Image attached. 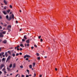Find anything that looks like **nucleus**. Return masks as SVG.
<instances>
[{"instance_id": "f704fd0d", "label": "nucleus", "mask_w": 77, "mask_h": 77, "mask_svg": "<svg viewBox=\"0 0 77 77\" xmlns=\"http://www.w3.org/2000/svg\"><path fill=\"white\" fill-rule=\"evenodd\" d=\"M2 71H4V70H5V68H3V69H2Z\"/></svg>"}, {"instance_id": "052dcab7", "label": "nucleus", "mask_w": 77, "mask_h": 77, "mask_svg": "<svg viewBox=\"0 0 77 77\" xmlns=\"http://www.w3.org/2000/svg\"><path fill=\"white\" fill-rule=\"evenodd\" d=\"M18 75H19L18 74H17V75H16L15 77H17Z\"/></svg>"}, {"instance_id": "72a5a7b5", "label": "nucleus", "mask_w": 77, "mask_h": 77, "mask_svg": "<svg viewBox=\"0 0 77 77\" xmlns=\"http://www.w3.org/2000/svg\"><path fill=\"white\" fill-rule=\"evenodd\" d=\"M43 41V39L42 38H41V39H40L41 42H42V41Z\"/></svg>"}, {"instance_id": "412c9836", "label": "nucleus", "mask_w": 77, "mask_h": 77, "mask_svg": "<svg viewBox=\"0 0 77 77\" xmlns=\"http://www.w3.org/2000/svg\"><path fill=\"white\" fill-rule=\"evenodd\" d=\"M6 18L7 19H8V18H9V16H8V15H6Z\"/></svg>"}, {"instance_id": "bb28decb", "label": "nucleus", "mask_w": 77, "mask_h": 77, "mask_svg": "<svg viewBox=\"0 0 77 77\" xmlns=\"http://www.w3.org/2000/svg\"><path fill=\"white\" fill-rule=\"evenodd\" d=\"M25 41V39H24V38H23V39H22V42H24Z\"/></svg>"}, {"instance_id": "a18cd8bd", "label": "nucleus", "mask_w": 77, "mask_h": 77, "mask_svg": "<svg viewBox=\"0 0 77 77\" xmlns=\"http://www.w3.org/2000/svg\"><path fill=\"white\" fill-rule=\"evenodd\" d=\"M16 23H18L17 20H16Z\"/></svg>"}, {"instance_id": "79ce46f5", "label": "nucleus", "mask_w": 77, "mask_h": 77, "mask_svg": "<svg viewBox=\"0 0 77 77\" xmlns=\"http://www.w3.org/2000/svg\"><path fill=\"white\" fill-rule=\"evenodd\" d=\"M20 51H22L23 50V49L22 48H20Z\"/></svg>"}, {"instance_id": "ddd939ff", "label": "nucleus", "mask_w": 77, "mask_h": 77, "mask_svg": "<svg viewBox=\"0 0 77 77\" xmlns=\"http://www.w3.org/2000/svg\"><path fill=\"white\" fill-rule=\"evenodd\" d=\"M12 56L13 57H14L15 56L16 54L14 53H12Z\"/></svg>"}, {"instance_id": "4be33fe9", "label": "nucleus", "mask_w": 77, "mask_h": 77, "mask_svg": "<svg viewBox=\"0 0 77 77\" xmlns=\"http://www.w3.org/2000/svg\"><path fill=\"white\" fill-rule=\"evenodd\" d=\"M7 52L8 53H9V54H10L11 53V52L10 51H8Z\"/></svg>"}, {"instance_id": "423d86ee", "label": "nucleus", "mask_w": 77, "mask_h": 77, "mask_svg": "<svg viewBox=\"0 0 77 77\" xmlns=\"http://www.w3.org/2000/svg\"><path fill=\"white\" fill-rule=\"evenodd\" d=\"M26 42L27 43V44H29V39H28V40H27L26 41Z\"/></svg>"}, {"instance_id": "4c0bfd02", "label": "nucleus", "mask_w": 77, "mask_h": 77, "mask_svg": "<svg viewBox=\"0 0 77 77\" xmlns=\"http://www.w3.org/2000/svg\"><path fill=\"white\" fill-rule=\"evenodd\" d=\"M1 24L2 25H3L4 24L2 22L1 23Z\"/></svg>"}, {"instance_id": "473e14b6", "label": "nucleus", "mask_w": 77, "mask_h": 77, "mask_svg": "<svg viewBox=\"0 0 77 77\" xmlns=\"http://www.w3.org/2000/svg\"><path fill=\"white\" fill-rule=\"evenodd\" d=\"M5 60V58H2V61H4V60Z\"/></svg>"}, {"instance_id": "37998d69", "label": "nucleus", "mask_w": 77, "mask_h": 77, "mask_svg": "<svg viewBox=\"0 0 77 77\" xmlns=\"http://www.w3.org/2000/svg\"><path fill=\"white\" fill-rule=\"evenodd\" d=\"M26 60H29V58H26Z\"/></svg>"}, {"instance_id": "7ed1b4c3", "label": "nucleus", "mask_w": 77, "mask_h": 77, "mask_svg": "<svg viewBox=\"0 0 77 77\" xmlns=\"http://www.w3.org/2000/svg\"><path fill=\"white\" fill-rule=\"evenodd\" d=\"M26 57L27 58H30V56L29 55H26L24 56V58H26Z\"/></svg>"}, {"instance_id": "6e6d98bb", "label": "nucleus", "mask_w": 77, "mask_h": 77, "mask_svg": "<svg viewBox=\"0 0 77 77\" xmlns=\"http://www.w3.org/2000/svg\"><path fill=\"white\" fill-rule=\"evenodd\" d=\"M17 50L19 51V50H20V49H19V48H17Z\"/></svg>"}, {"instance_id": "a19ab883", "label": "nucleus", "mask_w": 77, "mask_h": 77, "mask_svg": "<svg viewBox=\"0 0 77 77\" xmlns=\"http://www.w3.org/2000/svg\"><path fill=\"white\" fill-rule=\"evenodd\" d=\"M34 48V47H31V48L32 49H33Z\"/></svg>"}, {"instance_id": "680f3d73", "label": "nucleus", "mask_w": 77, "mask_h": 77, "mask_svg": "<svg viewBox=\"0 0 77 77\" xmlns=\"http://www.w3.org/2000/svg\"><path fill=\"white\" fill-rule=\"evenodd\" d=\"M20 11V13L22 12V11H21V10H20V11Z\"/></svg>"}, {"instance_id": "9b49d317", "label": "nucleus", "mask_w": 77, "mask_h": 77, "mask_svg": "<svg viewBox=\"0 0 77 77\" xmlns=\"http://www.w3.org/2000/svg\"><path fill=\"white\" fill-rule=\"evenodd\" d=\"M11 17H12V18L13 19H14V15L13 14H12Z\"/></svg>"}, {"instance_id": "f257e3e1", "label": "nucleus", "mask_w": 77, "mask_h": 77, "mask_svg": "<svg viewBox=\"0 0 77 77\" xmlns=\"http://www.w3.org/2000/svg\"><path fill=\"white\" fill-rule=\"evenodd\" d=\"M11 25H8L7 26V29L9 31H11Z\"/></svg>"}, {"instance_id": "c9c22d12", "label": "nucleus", "mask_w": 77, "mask_h": 77, "mask_svg": "<svg viewBox=\"0 0 77 77\" xmlns=\"http://www.w3.org/2000/svg\"><path fill=\"white\" fill-rule=\"evenodd\" d=\"M34 46L35 47V48H37V46L36 45H34Z\"/></svg>"}, {"instance_id": "09e8293b", "label": "nucleus", "mask_w": 77, "mask_h": 77, "mask_svg": "<svg viewBox=\"0 0 77 77\" xmlns=\"http://www.w3.org/2000/svg\"><path fill=\"white\" fill-rule=\"evenodd\" d=\"M26 71L28 72H29V71L28 69L26 70Z\"/></svg>"}, {"instance_id": "dca6fc26", "label": "nucleus", "mask_w": 77, "mask_h": 77, "mask_svg": "<svg viewBox=\"0 0 77 77\" xmlns=\"http://www.w3.org/2000/svg\"><path fill=\"white\" fill-rule=\"evenodd\" d=\"M24 38L25 39H27V37H26V35H24Z\"/></svg>"}, {"instance_id": "e2e57ef3", "label": "nucleus", "mask_w": 77, "mask_h": 77, "mask_svg": "<svg viewBox=\"0 0 77 77\" xmlns=\"http://www.w3.org/2000/svg\"><path fill=\"white\" fill-rule=\"evenodd\" d=\"M2 72L1 71H0V74H2Z\"/></svg>"}, {"instance_id": "338daca9", "label": "nucleus", "mask_w": 77, "mask_h": 77, "mask_svg": "<svg viewBox=\"0 0 77 77\" xmlns=\"http://www.w3.org/2000/svg\"><path fill=\"white\" fill-rule=\"evenodd\" d=\"M47 56H45V57H45V58H47Z\"/></svg>"}, {"instance_id": "9d476101", "label": "nucleus", "mask_w": 77, "mask_h": 77, "mask_svg": "<svg viewBox=\"0 0 77 77\" xmlns=\"http://www.w3.org/2000/svg\"><path fill=\"white\" fill-rule=\"evenodd\" d=\"M12 19V18L11 17V16H10L9 17V19H8V20H11Z\"/></svg>"}, {"instance_id": "c85d7f7f", "label": "nucleus", "mask_w": 77, "mask_h": 77, "mask_svg": "<svg viewBox=\"0 0 77 77\" xmlns=\"http://www.w3.org/2000/svg\"><path fill=\"white\" fill-rule=\"evenodd\" d=\"M42 37V36L41 35H40V36H38V39H40Z\"/></svg>"}, {"instance_id": "49530a36", "label": "nucleus", "mask_w": 77, "mask_h": 77, "mask_svg": "<svg viewBox=\"0 0 77 77\" xmlns=\"http://www.w3.org/2000/svg\"><path fill=\"white\" fill-rule=\"evenodd\" d=\"M19 54L20 55H22V54L21 53H20Z\"/></svg>"}, {"instance_id": "4468645a", "label": "nucleus", "mask_w": 77, "mask_h": 77, "mask_svg": "<svg viewBox=\"0 0 77 77\" xmlns=\"http://www.w3.org/2000/svg\"><path fill=\"white\" fill-rule=\"evenodd\" d=\"M20 46L22 48H24V46H23V44H20Z\"/></svg>"}, {"instance_id": "e433bc0d", "label": "nucleus", "mask_w": 77, "mask_h": 77, "mask_svg": "<svg viewBox=\"0 0 77 77\" xmlns=\"http://www.w3.org/2000/svg\"><path fill=\"white\" fill-rule=\"evenodd\" d=\"M20 47V46L19 45H18V46H17V48H19Z\"/></svg>"}, {"instance_id": "6e6552de", "label": "nucleus", "mask_w": 77, "mask_h": 77, "mask_svg": "<svg viewBox=\"0 0 77 77\" xmlns=\"http://www.w3.org/2000/svg\"><path fill=\"white\" fill-rule=\"evenodd\" d=\"M3 13L5 15H6L7 14V12L6 11H3Z\"/></svg>"}, {"instance_id": "cd10ccee", "label": "nucleus", "mask_w": 77, "mask_h": 77, "mask_svg": "<svg viewBox=\"0 0 77 77\" xmlns=\"http://www.w3.org/2000/svg\"><path fill=\"white\" fill-rule=\"evenodd\" d=\"M29 68H30V69H31V68H32V65H30L29 66Z\"/></svg>"}, {"instance_id": "1a4fd4ad", "label": "nucleus", "mask_w": 77, "mask_h": 77, "mask_svg": "<svg viewBox=\"0 0 77 77\" xmlns=\"http://www.w3.org/2000/svg\"><path fill=\"white\" fill-rule=\"evenodd\" d=\"M7 26V24L5 23H4V25H3V26H4V27H6Z\"/></svg>"}, {"instance_id": "f8f14e48", "label": "nucleus", "mask_w": 77, "mask_h": 77, "mask_svg": "<svg viewBox=\"0 0 77 77\" xmlns=\"http://www.w3.org/2000/svg\"><path fill=\"white\" fill-rule=\"evenodd\" d=\"M3 42L4 43L6 44L7 42V41L6 40H4Z\"/></svg>"}, {"instance_id": "864d4df0", "label": "nucleus", "mask_w": 77, "mask_h": 77, "mask_svg": "<svg viewBox=\"0 0 77 77\" xmlns=\"http://www.w3.org/2000/svg\"><path fill=\"white\" fill-rule=\"evenodd\" d=\"M27 46H29V44H28L27 45Z\"/></svg>"}, {"instance_id": "2f4dec72", "label": "nucleus", "mask_w": 77, "mask_h": 77, "mask_svg": "<svg viewBox=\"0 0 77 77\" xmlns=\"http://www.w3.org/2000/svg\"><path fill=\"white\" fill-rule=\"evenodd\" d=\"M37 58L38 60H40L41 59V58L40 57H38Z\"/></svg>"}, {"instance_id": "3c124183", "label": "nucleus", "mask_w": 77, "mask_h": 77, "mask_svg": "<svg viewBox=\"0 0 77 77\" xmlns=\"http://www.w3.org/2000/svg\"><path fill=\"white\" fill-rule=\"evenodd\" d=\"M34 77L36 75V73H34Z\"/></svg>"}, {"instance_id": "774afa93", "label": "nucleus", "mask_w": 77, "mask_h": 77, "mask_svg": "<svg viewBox=\"0 0 77 77\" xmlns=\"http://www.w3.org/2000/svg\"><path fill=\"white\" fill-rule=\"evenodd\" d=\"M2 56H3V57H5V56L4 55H2Z\"/></svg>"}, {"instance_id": "4d7b16f0", "label": "nucleus", "mask_w": 77, "mask_h": 77, "mask_svg": "<svg viewBox=\"0 0 77 77\" xmlns=\"http://www.w3.org/2000/svg\"><path fill=\"white\" fill-rule=\"evenodd\" d=\"M39 77H42V75H40L39 76Z\"/></svg>"}, {"instance_id": "13d9d810", "label": "nucleus", "mask_w": 77, "mask_h": 77, "mask_svg": "<svg viewBox=\"0 0 77 77\" xmlns=\"http://www.w3.org/2000/svg\"><path fill=\"white\" fill-rule=\"evenodd\" d=\"M2 55L1 54V53H0V56H1Z\"/></svg>"}, {"instance_id": "bf43d9fd", "label": "nucleus", "mask_w": 77, "mask_h": 77, "mask_svg": "<svg viewBox=\"0 0 77 77\" xmlns=\"http://www.w3.org/2000/svg\"><path fill=\"white\" fill-rule=\"evenodd\" d=\"M29 77V75H26V77Z\"/></svg>"}, {"instance_id": "c756f323", "label": "nucleus", "mask_w": 77, "mask_h": 77, "mask_svg": "<svg viewBox=\"0 0 77 77\" xmlns=\"http://www.w3.org/2000/svg\"><path fill=\"white\" fill-rule=\"evenodd\" d=\"M7 72H6V71H4V75H6V73Z\"/></svg>"}, {"instance_id": "f03ea898", "label": "nucleus", "mask_w": 77, "mask_h": 77, "mask_svg": "<svg viewBox=\"0 0 77 77\" xmlns=\"http://www.w3.org/2000/svg\"><path fill=\"white\" fill-rule=\"evenodd\" d=\"M11 58V56H8L6 60V62H7V61L8 62L10 60Z\"/></svg>"}, {"instance_id": "393cba45", "label": "nucleus", "mask_w": 77, "mask_h": 77, "mask_svg": "<svg viewBox=\"0 0 77 77\" xmlns=\"http://www.w3.org/2000/svg\"><path fill=\"white\" fill-rule=\"evenodd\" d=\"M9 7L11 8H12V6L11 5H10Z\"/></svg>"}, {"instance_id": "0e129e2a", "label": "nucleus", "mask_w": 77, "mask_h": 77, "mask_svg": "<svg viewBox=\"0 0 77 77\" xmlns=\"http://www.w3.org/2000/svg\"><path fill=\"white\" fill-rule=\"evenodd\" d=\"M4 9H6V7H4Z\"/></svg>"}, {"instance_id": "a878e982", "label": "nucleus", "mask_w": 77, "mask_h": 77, "mask_svg": "<svg viewBox=\"0 0 77 77\" xmlns=\"http://www.w3.org/2000/svg\"><path fill=\"white\" fill-rule=\"evenodd\" d=\"M7 69H8V71L11 70V69L10 68H8V67L7 68Z\"/></svg>"}, {"instance_id": "58836bf2", "label": "nucleus", "mask_w": 77, "mask_h": 77, "mask_svg": "<svg viewBox=\"0 0 77 77\" xmlns=\"http://www.w3.org/2000/svg\"><path fill=\"white\" fill-rule=\"evenodd\" d=\"M21 77H25L24 75H21Z\"/></svg>"}, {"instance_id": "7c9ffc66", "label": "nucleus", "mask_w": 77, "mask_h": 77, "mask_svg": "<svg viewBox=\"0 0 77 77\" xmlns=\"http://www.w3.org/2000/svg\"><path fill=\"white\" fill-rule=\"evenodd\" d=\"M20 68H23V66H20Z\"/></svg>"}, {"instance_id": "603ef678", "label": "nucleus", "mask_w": 77, "mask_h": 77, "mask_svg": "<svg viewBox=\"0 0 77 77\" xmlns=\"http://www.w3.org/2000/svg\"><path fill=\"white\" fill-rule=\"evenodd\" d=\"M27 45L26 44H25V47H26L27 46Z\"/></svg>"}, {"instance_id": "39448f33", "label": "nucleus", "mask_w": 77, "mask_h": 77, "mask_svg": "<svg viewBox=\"0 0 77 77\" xmlns=\"http://www.w3.org/2000/svg\"><path fill=\"white\" fill-rule=\"evenodd\" d=\"M4 64H2L1 65V66H0V67H1V69H2V68L4 66Z\"/></svg>"}, {"instance_id": "5fc2aeb1", "label": "nucleus", "mask_w": 77, "mask_h": 77, "mask_svg": "<svg viewBox=\"0 0 77 77\" xmlns=\"http://www.w3.org/2000/svg\"><path fill=\"white\" fill-rule=\"evenodd\" d=\"M55 70L56 71H57V69L55 68Z\"/></svg>"}, {"instance_id": "6ab92c4d", "label": "nucleus", "mask_w": 77, "mask_h": 77, "mask_svg": "<svg viewBox=\"0 0 77 77\" xmlns=\"http://www.w3.org/2000/svg\"><path fill=\"white\" fill-rule=\"evenodd\" d=\"M12 64H10V66H9V67L10 68H11L12 67Z\"/></svg>"}, {"instance_id": "0eeeda50", "label": "nucleus", "mask_w": 77, "mask_h": 77, "mask_svg": "<svg viewBox=\"0 0 77 77\" xmlns=\"http://www.w3.org/2000/svg\"><path fill=\"white\" fill-rule=\"evenodd\" d=\"M4 3H5V5H7V1L5 0H4Z\"/></svg>"}, {"instance_id": "5701e85b", "label": "nucleus", "mask_w": 77, "mask_h": 77, "mask_svg": "<svg viewBox=\"0 0 77 77\" xmlns=\"http://www.w3.org/2000/svg\"><path fill=\"white\" fill-rule=\"evenodd\" d=\"M36 55L37 56H39V54H38V53H37L36 54Z\"/></svg>"}, {"instance_id": "ea45409f", "label": "nucleus", "mask_w": 77, "mask_h": 77, "mask_svg": "<svg viewBox=\"0 0 77 77\" xmlns=\"http://www.w3.org/2000/svg\"><path fill=\"white\" fill-rule=\"evenodd\" d=\"M19 54H16V56H17L18 55H19Z\"/></svg>"}, {"instance_id": "2eb2a0df", "label": "nucleus", "mask_w": 77, "mask_h": 77, "mask_svg": "<svg viewBox=\"0 0 77 77\" xmlns=\"http://www.w3.org/2000/svg\"><path fill=\"white\" fill-rule=\"evenodd\" d=\"M5 55H6V57H7L8 56V55L7 54V52H5Z\"/></svg>"}, {"instance_id": "a211bd4d", "label": "nucleus", "mask_w": 77, "mask_h": 77, "mask_svg": "<svg viewBox=\"0 0 77 77\" xmlns=\"http://www.w3.org/2000/svg\"><path fill=\"white\" fill-rule=\"evenodd\" d=\"M10 11V9H8V10H7V12L8 13H9Z\"/></svg>"}, {"instance_id": "de8ad7c7", "label": "nucleus", "mask_w": 77, "mask_h": 77, "mask_svg": "<svg viewBox=\"0 0 77 77\" xmlns=\"http://www.w3.org/2000/svg\"><path fill=\"white\" fill-rule=\"evenodd\" d=\"M2 27L1 26H0V29H2Z\"/></svg>"}, {"instance_id": "c03bdc74", "label": "nucleus", "mask_w": 77, "mask_h": 77, "mask_svg": "<svg viewBox=\"0 0 77 77\" xmlns=\"http://www.w3.org/2000/svg\"><path fill=\"white\" fill-rule=\"evenodd\" d=\"M4 54V52H2V53H1V54H2V55H3Z\"/></svg>"}, {"instance_id": "8fccbe9b", "label": "nucleus", "mask_w": 77, "mask_h": 77, "mask_svg": "<svg viewBox=\"0 0 77 77\" xmlns=\"http://www.w3.org/2000/svg\"><path fill=\"white\" fill-rule=\"evenodd\" d=\"M2 19V17L0 15V19Z\"/></svg>"}, {"instance_id": "69168bd1", "label": "nucleus", "mask_w": 77, "mask_h": 77, "mask_svg": "<svg viewBox=\"0 0 77 77\" xmlns=\"http://www.w3.org/2000/svg\"><path fill=\"white\" fill-rule=\"evenodd\" d=\"M1 50H2V48H0V52L1 51Z\"/></svg>"}, {"instance_id": "b1692460", "label": "nucleus", "mask_w": 77, "mask_h": 77, "mask_svg": "<svg viewBox=\"0 0 77 77\" xmlns=\"http://www.w3.org/2000/svg\"><path fill=\"white\" fill-rule=\"evenodd\" d=\"M3 34H6V32L5 31H3L2 32V33Z\"/></svg>"}, {"instance_id": "20e7f679", "label": "nucleus", "mask_w": 77, "mask_h": 77, "mask_svg": "<svg viewBox=\"0 0 77 77\" xmlns=\"http://www.w3.org/2000/svg\"><path fill=\"white\" fill-rule=\"evenodd\" d=\"M4 37V35H3L2 32H0V37Z\"/></svg>"}, {"instance_id": "aec40b11", "label": "nucleus", "mask_w": 77, "mask_h": 77, "mask_svg": "<svg viewBox=\"0 0 77 77\" xmlns=\"http://www.w3.org/2000/svg\"><path fill=\"white\" fill-rule=\"evenodd\" d=\"M33 66L35 67V63L34 62L33 63Z\"/></svg>"}, {"instance_id": "f3484780", "label": "nucleus", "mask_w": 77, "mask_h": 77, "mask_svg": "<svg viewBox=\"0 0 77 77\" xmlns=\"http://www.w3.org/2000/svg\"><path fill=\"white\" fill-rule=\"evenodd\" d=\"M16 67V65H15V63H14L13 66V68H14Z\"/></svg>"}]
</instances>
